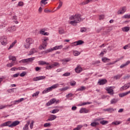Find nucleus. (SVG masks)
<instances>
[{"instance_id": "1", "label": "nucleus", "mask_w": 130, "mask_h": 130, "mask_svg": "<svg viewBox=\"0 0 130 130\" xmlns=\"http://www.w3.org/2000/svg\"><path fill=\"white\" fill-rule=\"evenodd\" d=\"M82 16L81 14H76L74 15H72L70 16L69 23L70 25H72V26H75V25H77L78 23H80L81 21H83L82 18H81Z\"/></svg>"}, {"instance_id": "2", "label": "nucleus", "mask_w": 130, "mask_h": 130, "mask_svg": "<svg viewBox=\"0 0 130 130\" xmlns=\"http://www.w3.org/2000/svg\"><path fill=\"white\" fill-rule=\"evenodd\" d=\"M20 124V121L17 120L13 122L8 121L1 124V126H9V127H14Z\"/></svg>"}, {"instance_id": "3", "label": "nucleus", "mask_w": 130, "mask_h": 130, "mask_svg": "<svg viewBox=\"0 0 130 130\" xmlns=\"http://www.w3.org/2000/svg\"><path fill=\"white\" fill-rule=\"evenodd\" d=\"M33 43H34V40L31 38H27L25 40V44H24L23 46L26 49H28Z\"/></svg>"}, {"instance_id": "4", "label": "nucleus", "mask_w": 130, "mask_h": 130, "mask_svg": "<svg viewBox=\"0 0 130 130\" xmlns=\"http://www.w3.org/2000/svg\"><path fill=\"white\" fill-rule=\"evenodd\" d=\"M59 86V84L58 83H56L55 84L53 85L51 87H49L45 89H44L42 91V94H46V93H48L49 92H51L53 89H56V88H58V86Z\"/></svg>"}, {"instance_id": "5", "label": "nucleus", "mask_w": 130, "mask_h": 130, "mask_svg": "<svg viewBox=\"0 0 130 130\" xmlns=\"http://www.w3.org/2000/svg\"><path fill=\"white\" fill-rule=\"evenodd\" d=\"M63 47V45H61L59 46H56L54 47L53 48L49 49L46 51H44L42 52V54H45L46 53H48L49 52H51L52 51H53V50H57L58 49H61Z\"/></svg>"}, {"instance_id": "6", "label": "nucleus", "mask_w": 130, "mask_h": 130, "mask_svg": "<svg viewBox=\"0 0 130 130\" xmlns=\"http://www.w3.org/2000/svg\"><path fill=\"white\" fill-rule=\"evenodd\" d=\"M54 103H56V104L59 103V100L55 99H52L49 102L46 103V106H50V105H52V104H53Z\"/></svg>"}, {"instance_id": "7", "label": "nucleus", "mask_w": 130, "mask_h": 130, "mask_svg": "<svg viewBox=\"0 0 130 130\" xmlns=\"http://www.w3.org/2000/svg\"><path fill=\"white\" fill-rule=\"evenodd\" d=\"M0 42L1 43L2 45H7V44H8V39H7V37H2L1 38Z\"/></svg>"}, {"instance_id": "8", "label": "nucleus", "mask_w": 130, "mask_h": 130, "mask_svg": "<svg viewBox=\"0 0 130 130\" xmlns=\"http://www.w3.org/2000/svg\"><path fill=\"white\" fill-rule=\"evenodd\" d=\"M35 59V57H31L27 59H24L20 60L19 62H22L23 63H25V62H32L33 60Z\"/></svg>"}, {"instance_id": "9", "label": "nucleus", "mask_w": 130, "mask_h": 130, "mask_svg": "<svg viewBox=\"0 0 130 130\" xmlns=\"http://www.w3.org/2000/svg\"><path fill=\"white\" fill-rule=\"evenodd\" d=\"M126 12V7L124 6L121 7L117 12L118 15H122Z\"/></svg>"}, {"instance_id": "10", "label": "nucleus", "mask_w": 130, "mask_h": 130, "mask_svg": "<svg viewBox=\"0 0 130 130\" xmlns=\"http://www.w3.org/2000/svg\"><path fill=\"white\" fill-rule=\"evenodd\" d=\"M101 120V119L100 118L95 119L94 122L91 123L90 125L91 126H97V125H99V123L96 121H100Z\"/></svg>"}, {"instance_id": "11", "label": "nucleus", "mask_w": 130, "mask_h": 130, "mask_svg": "<svg viewBox=\"0 0 130 130\" xmlns=\"http://www.w3.org/2000/svg\"><path fill=\"white\" fill-rule=\"evenodd\" d=\"M17 30V27L16 26L14 25L12 27H9L7 28V32H14Z\"/></svg>"}, {"instance_id": "12", "label": "nucleus", "mask_w": 130, "mask_h": 130, "mask_svg": "<svg viewBox=\"0 0 130 130\" xmlns=\"http://www.w3.org/2000/svg\"><path fill=\"white\" fill-rule=\"evenodd\" d=\"M106 90L107 91L108 94H110V95H113V94H114L113 89L112 87H107L106 88Z\"/></svg>"}, {"instance_id": "13", "label": "nucleus", "mask_w": 130, "mask_h": 130, "mask_svg": "<svg viewBox=\"0 0 130 130\" xmlns=\"http://www.w3.org/2000/svg\"><path fill=\"white\" fill-rule=\"evenodd\" d=\"M38 52L37 49L36 48H31L30 51L29 52L28 54V55H32V54H34V53H36V52Z\"/></svg>"}, {"instance_id": "14", "label": "nucleus", "mask_w": 130, "mask_h": 130, "mask_svg": "<svg viewBox=\"0 0 130 130\" xmlns=\"http://www.w3.org/2000/svg\"><path fill=\"white\" fill-rule=\"evenodd\" d=\"M56 116L55 115H50L49 118L46 120V121H52L54 119H56Z\"/></svg>"}, {"instance_id": "15", "label": "nucleus", "mask_w": 130, "mask_h": 130, "mask_svg": "<svg viewBox=\"0 0 130 130\" xmlns=\"http://www.w3.org/2000/svg\"><path fill=\"white\" fill-rule=\"evenodd\" d=\"M44 79H45V76L36 77L33 78V81H40V80H44Z\"/></svg>"}, {"instance_id": "16", "label": "nucleus", "mask_w": 130, "mask_h": 130, "mask_svg": "<svg viewBox=\"0 0 130 130\" xmlns=\"http://www.w3.org/2000/svg\"><path fill=\"white\" fill-rule=\"evenodd\" d=\"M82 71L83 69H82V67H81V66H77V68L75 69V72L76 73H77V74H80V73Z\"/></svg>"}, {"instance_id": "17", "label": "nucleus", "mask_w": 130, "mask_h": 130, "mask_svg": "<svg viewBox=\"0 0 130 130\" xmlns=\"http://www.w3.org/2000/svg\"><path fill=\"white\" fill-rule=\"evenodd\" d=\"M29 124H30V121H28L26 122V124L23 126V130H28L29 129Z\"/></svg>"}, {"instance_id": "18", "label": "nucleus", "mask_w": 130, "mask_h": 130, "mask_svg": "<svg viewBox=\"0 0 130 130\" xmlns=\"http://www.w3.org/2000/svg\"><path fill=\"white\" fill-rule=\"evenodd\" d=\"M80 113H88L89 110H87L86 108H82L79 111Z\"/></svg>"}, {"instance_id": "19", "label": "nucleus", "mask_w": 130, "mask_h": 130, "mask_svg": "<svg viewBox=\"0 0 130 130\" xmlns=\"http://www.w3.org/2000/svg\"><path fill=\"white\" fill-rule=\"evenodd\" d=\"M130 63V61H126L125 63L122 64L120 66V69H123V68H125V67H126V66H128Z\"/></svg>"}, {"instance_id": "20", "label": "nucleus", "mask_w": 130, "mask_h": 130, "mask_svg": "<svg viewBox=\"0 0 130 130\" xmlns=\"http://www.w3.org/2000/svg\"><path fill=\"white\" fill-rule=\"evenodd\" d=\"M91 2H93V0H85L81 3V5H82V6H85V5H88V4L91 3Z\"/></svg>"}, {"instance_id": "21", "label": "nucleus", "mask_w": 130, "mask_h": 130, "mask_svg": "<svg viewBox=\"0 0 130 130\" xmlns=\"http://www.w3.org/2000/svg\"><path fill=\"white\" fill-rule=\"evenodd\" d=\"M106 83H107V80H106V79H102L99 81V84H100V85H104L106 84Z\"/></svg>"}, {"instance_id": "22", "label": "nucleus", "mask_w": 130, "mask_h": 130, "mask_svg": "<svg viewBox=\"0 0 130 130\" xmlns=\"http://www.w3.org/2000/svg\"><path fill=\"white\" fill-rule=\"evenodd\" d=\"M129 93H130V90L126 92L119 94V97H124V96H126V95H128V94Z\"/></svg>"}, {"instance_id": "23", "label": "nucleus", "mask_w": 130, "mask_h": 130, "mask_svg": "<svg viewBox=\"0 0 130 130\" xmlns=\"http://www.w3.org/2000/svg\"><path fill=\"white\" fill-rule=\"evenodd\" d=\"M111 104H115V103H117L118 102V99H113L110 101Z\"/></svg>"}, {"instance_id": "24", "label": "nucleus", "mask_w": 130, "mask_h": 130, "mask_svg": "<svg viewBox=\"0 0 130 130\" xmlns=\"http://www.w3.org/2000/svg\"><path fill=\"white\" fill-rule=\"evenodd\" d=\"M47 1L48 0H42L40 2L41 6L42 7L43 6V5L44 6H45V5H47L48 3L46 2H47Z\"/></svg>"}, {"instance_id": "25", "label": "nucleus", "mask_w": 130, "mask_h": 130, "mask_svg": "<svg viewBox=\"0 0 130 130\" xmlns=\"http://www.w3.org/2000/svg\"><path fill=\"white\" fill-rule=\"evenodd\" d=\"M122 31L124 32H128L129 31V27L128 26H125L124 27H123L122 28Z\"/></svg>"}, {"instance_id": "26", "label": "nucleus", "mask_w": 130, "mask_h": 130, "mask_svg": "<svg viewBox=\"0 0 130 130\" xmlns=\"http://www.w3.org/2000/svg\"><path fill=\"white\" fill-rule=\"evenodd\" d=\"M15 62H12L11 63H8L7 64V68H12V67H14V66H15Z\"/></svg>"}, {"instance_id": "27", "label": "nucleus", "mask_w": 130, "mask_h": 130, "mask_svg": "<svg viewBox=\"0 0 130 130\" xmlns=\"http://www.w3.org/2000/svg\"><path fill=\"white\" fill-rule=\"evenodd\" d=\"M65 32L66 31H64V29H63L62 28H60L58 30L59 34H64Z\"/></svg>"}, {"instance_id": "28", "label": "nucleus", "mask_w": 130, "mask_h": 130, "mask_svg": "<svg viewBox=\"0 0 130 130\" xmlns=\"http://www.w3.org/2000/svg\"><path fill=\"white\" fill-rule=\"evenodd\" d=\"M9 58L10 60H12V61H16V60L17 59L16 58V57L13 56L12 55L9 56Z\"/></svg>"}, {"instance_id": "29", "label": "nucleus", "mask_w": 130, "mask_h": 130, "mask_svg": "<svg viewBox=\"0 0 130 130\" xmlns=\"http://www.w3.org/2000/svg\"><path fill=\"white\" fill-rule=\"evenodd\" d=\"M71 59L69 58H65L62 60V62L63 64H66V62H69V61H70Z\"/></svg>"}, {"instance_id": "30", "label": "nucleus", "mask_w": 130, "mask_h": 130, "mask_svg": "<svg viewBox=\"0 0 130 130\" xmlns=\"http://www.w3.org/2000/svg\"><path fill=\"white\" fill-rule=\"evenodd\" d=\"M59 111V109H54L51 111L50 112V113H52V114H55V113H57Z\"/></svg>"}, {"instance_id": "31", "label": "nucleus", "mask_w": 130, "mask_h": 130, "mask_svg": "<svg viewBox=\"0 0 130 130\" xmlns=\"http://www.w3.org/2000/svg\"><path fill=\"white\" fill-rule=\"evenodd\" d=\"M104 111H108V112H112V111H114V109L112 108H109L107 109H104Z\"/></svg>"}, {"instance_id": "32", "label": "nucleus", "mask_w": 130, "mask_h": 130, "mask_svg": "<svg viewBox=\"0 0 130 130\" xmlns=\"http://www.w3.org/2000/svg\"><path fill=\"white\" fill-rule=\"evenodd\" d=\"M81 54V52L78 51H74L73 52V55L75 56H78V55H80Z\"/></svg>"}, {"instance_id": "33", "label": "nucleus", "mask_w": 130, "mask_h": 130, "mask_svg": "<svg viewBox=\"0 0 130 130\" xmlns=\"http://www.w3.org/2000/svg\"><path fill=\"white\" fill-rule=\"evenodd\" d=\"M42 41L47 42V41H49V38H48L47 37H43L42 39Z\"/></svg>"}, {"instance_id": "34", "label": "nucleus", "mask_w": 130, "mask_h": 130, "mask_svg": "<svg viewBox=\"0 0 130 130\" xmlns=\"http://www.w3.org/2000/svg\"><path fill=\"white\" fill-rule=\"evenodd\" d=\"M100 123L103 125H105L106 124H107V123H108V121H105V120H102L100 121Z\"/></svg>"}, {"instance_id": "35", "label": "nucleus", "mask_w": 130, "mask_h": 130, "mask_svg": "<svg viewBox=\"0 0 130 130\" xmlns=\"http://www.w3.org/2000/svg\"><path fill=\"white\" fill-rule=\"evenodd\" d=\"M120 123H121V121H116L115 122H113L112 123V124H114L115 125H118V124H120Z\"/></svg>"}, {"instance_id": "36", "label": "nucleus", "mask_w": 130, "mask_h": 130, "mask_svg": "<svg viewBox=\"0 0 130 130\" xmlns=\"http://www.w3.org/2000/svg\"><path fill=\"white\" fill-rule=\"evenodd\" d=\"M12 105H2L0 106V109H4V108H6V107H11Z\"/></svg>"}, {"instance_id": "37", "label": "nucleus", "mask_w": 130, "mask_h": 130, "mask_svg": "<svg viewBox=\"0 0 130 130\" xmlns=\"http://www.w3.org/2000/svg\"><path fill=\"white\" fill-rule=\"evenodd\" d=\"M102 60L103 62H108V61L110 60V59L106 57H104L102 58Z\"/></svg>"}, {"instance_id": "38", "label": "nucleus", "mask_w": 130, "mask_h": 130, "mask_svg": "<svg viewBox=\"0 0 130 130\" xmlns=\"http://www.w3.org/2000/svg\"><path fill=\"white\" fill-rule=\"evenodd\" d=\"M39 49H40V50H42V49H46V46L42 44L39 46Z\"/></svg>"}, {"instance_id": "39", "label": "nucleus", "mask_w": 130, "mask_h": 130, "mask_svg": "<svg viewBox=\"0 0 130 130\" xmlns=\"http://www.w3.org/2000/svg\"><path fill=\"white\" fill-rule=\"evenodd\" d=\"M83 127V125H78L77 127L75 128L73 130H80L81 128Z\"/></svg>"}, {"instance_id": "40", "label": "nucleus", "mask_w": 130, "mask_h": 130, "mask_svg": "<svg viewBox=\"0 0 130 130\" xmlns=\"http://www.w3.org/2000/svg\"><path fill=\"white\" fill-rule=\"evenodd\" d=\"M39 64H42V65L47 64V66H49V63L46 62L44 61H41L39 62Z\"/></svg>"}, {"instance_id": "41", "label": "nucleus", "mask_w": 130, "mask_h": 130, "mask_svg": "<svg viewBox=\"0 0 130 130\" xmlns=\"http://www.w3.org/2000/svg\"><path fill=\"white\" fill-rule=\"evenodd\" d=\"M16 43H17V42L15 41L14 42H13L11 45H10L9 48H8V49H11V48H13V47H14L15 44H16Z\"/></svg>"}, {"instance_id": "42", "label": "nucleus", "mask_w": 130, "mask_h": 130, "mask_svg": "<svg viewBox=\"0 0 130 130\" xmlns=\"http://www.w3.org/2000/svg\"><path fill=\"white\" fill-rule=\"evenodd\" d=\"M123 19H130V14H125L122 16Z\"/></svg>"}, {"instance_id": "43", "label": "nucleus", "mask_w": 130, "mask_h": 130, "mask_svg": "<svg viewBox=\"0 0 130 130\" xmlns=\"http://www.w3.org/2000/svg\"><path fill=\"white\" fill-rule=\"evenodd\" d=\"M86 90V87L85 86H81L80 88H78L77 91H84Z\"/></svg>"}, {"instance_id": "44", "label": "nucleus", "mask_w": 130, "mask_h": 130, "mask_svg": "<svg viewBox=\"0 0 130 130\" xmlns=\"http://www.w3.org/2000/svg\"><path fill=\"white\" fill-rule=\"evenodd\" d=\"M44 127H49L51 126V124L50 123H46L44 124Z\"/></svg>"}, {"instance_id": "45", "label": "nucleus", "mask_w": 130, "mask_h": 130, "mask_svg": "<svg viewBox=\"0 0 130 130\" xmlns=\"http://www.w3.org/2000/svg\"><path fill=\"white\" fill-rule=\"evenodd\" d=\"M126 89H127V87L126 86V84H125L124 86L120 88V90L123 91V90H126Z\"/></svg>"}, {"instance_id": "46", "label": "nucleus", "mask_w": 130, "mask_h": 130, "mask_svg": "<svg viewBox=\"0 0 130 130\" xmlns=\"http://www.w3.org/2000/svg\"><path fill=\"white\" fill-rule=\"evenodd\" d=\"M92 103L87 102H85V103H82V104L81 105V106H83L84 105H88L90 104H91Z\"/></svg>"}, {"instance_id": "47", "label": "nucleus", "mask_w": 130, "mask_h": 130, "mask_svg": "<svg viewBox=\"0 0 130 130\" xmlns=\"http://www.w3.org/2000/svg\"><path fill=\"white\" fill-rule=\"evenodd\" d=\"M62 6V2H61V1H59V5L58 6V7L57 8V10H59V9H60V8H61Z\"/></svg>"}, {"instance_id": "48", "label": "nucleus", "mask_w": 130, "mask_h": 130, "mask_svg": "<svg viewBox=\"0 0 130 130\" xmlns=\"http://www.w3.org/2000/svg\"><path fill=\"white\" fill-rule=\"evenodd\" d=\"M77 45H81V44H83L84 43V41L82 40H79L78 41H76Z\"/></svg>"}, {"instance_id": "49", "label": "nucleus", "mask_w": 130, "mask_h": 130, "mask_svg": "<svg viewBox=\"0 0 130 130\" xmlns=\"http://www.w3.org/2000/svg\"><path fill=\"white\" fill-rule=\"evenodd\" d=\"M122 77V74L121 75H118L114 77V79H116V80H117V79H120Z\"/></svg>"}, {"instance_id": "50", "label": "nucleus", "mask_w": 130, "mask_h": 130, "mask_svg": "<svg viewBox=\"0 0 130 130\" xmlns=\"http://www.w3.org/2000/svg\"><path fill=\"white\" fill-rule=\"evenodd\" d=\"M62 76H63V77H69V76H71V73L67 72V73H64L62 75Z\"/></svg>"}, {"instance_id": "51", "label": "nucleus", "mask_w": 130, "mask_h": 130, "mask_svg": "<svg viewBox=\"0 0 130 130\" xmlns=\"http://www.w3.org/2000/svg\"><path fill=\"white\" fill-rule=\"evenodd\" d=\"M18 71H25L27 70V68L25 67H19V68H18Z\"/></svg>"}, {"instance_id": "52", "label": "nucleus", "mask_w": 130, "mask_h": 130, "mask_svg": "<svg viewBox=\"0 0 130 130\" xmlns=\"http://www.w3.org/2000/svg\"><path fill=\"white\" fill-rule=\"evenodd\" d=\"M38 95H39V91H37L36 92L33 93L32 96L36 97V96H38Z\"/></svg>"}, {"instance_id": "53", "label": "nucleus", "mask_w": 130, "mask_h": 130, "mask_svg": "<svg viewBox=\"0 0 130 130\" xmlns=\"http://www.w3.org/2000/svg\"><path fill=\"white\" fill-rule=\"evenodd\" d=\"M45 13H54V11H51L50 10H48L47 9H45L44 10Z\"/></svg>"}, {"instance_id": "54", "label": "nucleus", "mask_w": 130, "mask_h": 130, "mask_svg": "<svg viewBox=\"0 0 130 130\" xmlns=\"http://www.w3.org/2000/svg\"><path fill=\"white\" fill-rule=\"evenodd\" d=\"M128 48H130V44L123 47V49H128Z\"/></svg>"}, {"instance_id": "55", "label": "nucleus", "mask_w": 130, "mask_h": 130, "mask_svg": "<svg viewBox=\"0 0 130 130\" xmlns=\"http://www.w3.org/2000/svg\"><path fill=\"white\" fill-rule=\"evenodd\" d=\"M81 32H84L87 31V28L86 27H82L80 29Z\"/></svg>"}, {"instance_id": "56", "label": "nucleus", "mask_w": 130, "mask_h": 130, "mask_svg": "<svg viewBox=\"0 0 130 130\" xmlns=\"http://www.w3.org/2000/svg\"><path fill=\"white\" fill-rule=\"evenodd\" d=\"M10 71L15 72V71H18V68H17L16 67H13L10 69Z\"/></svg>"}, {"instance_id": "57", "label": "nucleus", "mask_w": 130, "mask_h": 130, "mask_svg": "<svg viewBox=\"0 0 130 130\" xmlns=\"http://www.w3.org/2000/svg\"><path fill=\"white\" fill-rule=\"evenodd\" d=\"M16 89V88H12V89H8L7 90V92H8V93H12L13 92H14V89Z\"/></svg>"}, {"instance_id": "58", "label": "nucleus", "mask_w": 130, "mask_h": 130, "mask_svg": "<svg viewBox=\"0 0 130 130\" xmlns=\"http://www.w3.org/2000/svg\"><path fill=\"white\" fill-rule=\"evenodd\" d=\"M24 5V3L23 2H19L18 4V7H22Z\"/></svg>"}, {"instance_id": "59", "label": "nucleus", "mask_w": 130, "mask_h": 130, "mask_svg": "<svg viewBox=\"0 0 130 130\" xmlns=\"http://www.w3.org/2000/svg\"><path fill=\"white\" fill-rule=\"evenodd\" d=\"M44 32H45V29H41V30L40 31V34H41V35H44Z\"/></svg>"}, {"instance_id": "60", "label": "nucleus", "mask_w": 130, "mask_h": 130, "mask_svg": "<svg viewBox=\"0 0 130 130\" xmlns=\"http://www.w3.org/2000/svg\"><path fill=\"white\" fill-rule=\"evenodd\" d=\"M70 85L71 86H75V85H76V82L74 81H71Z\"/></svg>"}, {"instance_id": "61", "label": "nucleus", "mask_w": 130, "mask_h": 130, "mask_svg": "<svg viewBox=\"0 0 130 130\" xmlns=\"http://www.w3.org/2000/svg\"><path fill=\"white\" fill-rule=\"evenodd\" d=\"M25 76H26V72H23L20 74V77H25Z\"/></svg>"}, {"instance_id": "62", "label": "nucleus", "mask_w": 130, "mask_h": 130, "mask_svg": "<svg viewBox=\"0 0 130 130\" xmlns=\"http://www.w3.org/2000/svg\"><path fill=\"white\" fill-rule=\"evenodd\" d=\"M78 46V45L77 44V41L74 42L71 44V46Z\"/></svg>"}, {"instance_id": "63", "label": "nucleus", "mask_w": 130, "mask_h": 130, "mask_svg": "<svg viewBox=\"0 0 130 130\" xmlns=\"http://www.w3.org/2000/svg\"><path fill=\"white\" fill-rule=\"evenodd\" d=\"M43 45H44V46H47V42H44L43 41H42V44Z\"/></svg>"}, {"instance_id": "64", "label": "nucleus", "mask_w": 130, "mask_h": 130, "mask_svg": "<svg viewBox=\"0 0 130 130\" xmlns=\"http://www.w3.org/2000/svg\"><path fill=\"white\" fill-rule=\"evenodd\" d=\"M104 17L105 16L104 15H100L99 19L100 20H103V19H104Z\"/></svg>"}]
</instances>
